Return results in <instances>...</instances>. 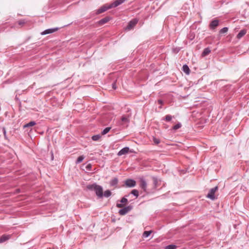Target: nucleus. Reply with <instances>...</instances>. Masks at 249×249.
I'll use <instances>...</instances> for the list:
<instances>
[{"label": "nucleus", "instance_id": "nucleus-1", "mask_svg": "<svg viewBox=\"0 0 249 249\" xmlns=\"http://www.w3.org/2000/svg\"><path fill=\"white\" fill-rule=\"evenodd\" d=\"M87 188L90 191H94L99 198L103 196V189L101 186L93 183L87 186Z\"/></svg>", "mask_w": 249, "mask_h": 249}, {"label": "nucleus", "instance_id": "nucleus-2", "mask_svg": "<svg viewBox=\"0 0 249 249\" xmlns=\"http://www.w3.org/2000/svg\"><path fill=\"white\" fill-rule=\"evenodd\" d=\"M116 206L118 208H123L119 211V213L121 215H124L130 212L132 209L133 206L132 205H129L128 206L124 207V204L122 203H117Z\"/></svg>", "mask_w": 249, "mask_h": 249}, {"label": "nucleus", "instance_id": "nucleus-3", "mask_svg": "<svg viewBox=\"0 0 249 249\" xmlns=\"http://www.w3.org/2000/svg\"><path fill=\"white\" fill-rule=\"evenodd\" d=\"M139 186L143 190V191L146 194L148 193L147 191V183L145 179L143 177H140L139 178Z\"/></svg>", "mask_w": 249, "mask_h": 249}, {"label": "nucleus", "instance_id": "nucleus-4", "mask_svg": "<svg viewBox=\"0 0 249 249\" xmlns=\"http://www.w3.org/2000/svg\"><path fill=\"white\" fill-rule=\"evenodd\" d=\"M218 190V187L215 186L210 189L209 193L207 195V197L212 200H214L216 198L214 196L215 193Z\"/></svg>", "mask_w": 249, "mask_h": 249}, {"label": "nucleus", "instance_id": "nucleus-5", "mask_svg": "<svg viewBox=\"0 0 249 249\" xmlns=\"http://www.w3.org/2000/svg\"><path fill=\"white\" fill-rule=\"evenodd\" d=\"M136 185V182L133 179H127L124 181V185L127 187H134Z\"/></svg>", "mask_w": 249, "mask_h": 249}, {"label": "nucleus", "instance_id": "nucleus-6", "mask_svg": "<svg viewBox=\"0 0 249 249\" xmlns=\"http://www.w3.org/2000/svg\"><path fill=\"white\" fill-rule=\"evenodd\" d=\"M138 20L136 18H134L129 22L128 25L126 28V30H131L138 23Z\"/></svg>", "mask_w": 249, "mask_h": 249}, {"label": "nucleus", "instance_id": "nucleus-7", "mask_svg": "<svg viewBox=\"0 0 249 249\" xmlns=\"http://www.w3.org/2000/svg\"><path fill=\"white\" fill-rule=\"evenodd\" d=\"M111 8L110 7V4L109 5H105L102 6L100 8L97 10L96 12L97 14H101L108 9H111Z\"/></svg>", "mask_w": 249, "mask_h": 249}, {"label": "nucleus", "instance_id": "nucleus-8", "mask_svg": "<svg viewBox=\"0 0 249 249\" xmlns=\"http://www.w3.org/2000/svg\"><path fill=\"white\" fill-rule=\"evenodd\" d=\"M125 1V0H116L112 3L110 4V7L111 8L113 7H116L124 2Z\"/></svg>", "mask_w": 249, "mask_h": 249}, {"label": "nucleus", "instance_id": "nucleus-9", "mask_svg": "<svg viewBox=\"0 0 249 249\" xmlns=\"http://www.w3.org/2000/svg\"><path fill=\"white\" fill-rule=\"evenodd\" d=\"M219 25V20L214 19L212 20L209 25L210 28L212 30H214Z\"/></svg>", "mask_w": 249, "mask_h": 249}, {"label": "nucleus", "instance_id": "nucleus-10", "mask_svg": "<svg viewBox=\"0 0 249 249\" xmlns=\"http://www.w3.org/2000/svg\"><path fill=\"white\" fill-rule=\"evenodd\" d=\"M58 30V28L48 29L45 30L43 32H42L41 35H47V34H51L55 31H57Z\"/></svg>", "mask_w": 249, "mask_h": 249}, {"label": "nucleus", "instance_id": "nucleus-11", "mask_svg": "<svg viewBox=\"0 0 249 249\" xmlns=\"http://www.w3.org/2000/svg\"><path fill=\"white\" fill-rule=\"evenodd\" d=\"M129 148L128 147H125L122 149L118 153V156H122L127 154L129 151Z\"/></svg>", "mask_w": 249, "mask_h": 249}, {"label": "nucleus", "instance_id": "nucleus-12", "mask_svg": "<svg viewBox=\"0 0 249 249\" xmlns=\"http://www.w3.org/2000/svg\"><path fill=\"white\" fill-rule=\"evenodd\" d=\"M118 183V179L117 178H113L109 182L110 186L116 187Z\"/></svg>", "mask_w": 249, "mask_h": 249}, {"label": "nucleus", "instance_id": "nucleus-13", "mask_svg": "<svg viewBox=\"0 0 249 249\" xmlns=\"http://www.w3.org/2000/svg\"><path fill=\"white\" fill-rule=\"evenodd\" d=\"M11 238L10 235L3 234L0 237V243H3Z\"/></svg>", "mask_w": 249, "mask_h": 249}, {"label": "nucleus", "instance_id": "nucleus-14", "mask_svg": "<svg viewBox=\"0 0 249 249\" xmlns=\"http://www.w3.org/2000/svg\"><path fill=\"white\" fill-rule=\"evenodd\" d=\"M110 19V18L108 17H106L99 21V24L100 25H103L108 21H109Z\"/></svg>", "mask_w": 249, "mask_h": 249}, {"label": "nucleus", "instance_id": "nucleus-15", "mask_svg": "<svg viewBox=\"0 0 249 249\" xmlns=\"http://www.w3.org/2000/svg\"><path fill=\"white\" fill-rule=\"evenodd\" d=\"M247 33V30L245 29H243L241 30L239 33L237 35V38L238 39L242 37Z\"/></svg>", "mask_w": 249, "mask_h": 249}, {"label": "nucleus", "instance_id": "nucleus-16", "mask_svg": "<svg viewBox=\"0 0 249 249\" xmlns=\"http://www.w3.org/2000/svg\"><path fill=\"white\" fill-rule=\"evenodd\" d=\"M182 71L187 74H189L190 72V70L189 67L186 64L183 66Z\"/></svg>", "mask_w": 249, "mask_h": 249}, {"label": "nucleus", "instance_id": "nucleus-17", "mask_svg": "<svg viewBox=\"0 0 249 249\" xmlns=\"http://www.w3.org/2000/svg\"><path fill=\"white\" fill-rule=\"evenodd\" d=\"M211 52V50L209 48H205L202 52V55L205 56L208 55Z\"/></svg>", "mask_w": 249, "mask_h": 249}, {"label": "nucleus", "instance_id": "nucleus-18", "mask_svg": "<svg viewBox=\"0 0 249 249\" xmlns=\"http://www.w3.org/2000/svg\"><path fill=\"white\" fill-rule=\"evenodd\" d=\"M152 179L153 181L154 187L155 188H156L159 186V180L158 179L155 177H152Z\"/></svg>", "mask_w": 249, "mask_h": 249}, {"label": "nucleus", "instance_id": "nucleus-19", "mask_svg": "<svg viewBox=\"0 0 249 249\" xmlns=\"http://www.w3.org/2000/svg\"><path fill=\"white\" fill-rule=\"evenodd\" d=\"M36 124V122L35 121H31V122L26 124H25L23 126V127L25 128V127H28L32 126L35 125Z\"/></svg>", "mask_w": 249, "mask_h": 249}, {"label": "nucleus", "instance_id": "nucleus-20", "mask_svg": "<svg viewBox=\"0 0 249 249\" xmlns=\"http://www.w3.org/2000/svg\"><path fill=\"white\" fill-rule=\"evenodd\" d=\"M111 195V192L109 190L105 191L104 193L103 194V196H104L106 197H108Z\"/></svg>", "mask_w": 249, "mask_h": 249}, {"label": "nucleus", "instance_id": "nucleus-21", "mask_svg": "<svg viewBox=\"0 0 249 249\" xmlns=\"http://www.w3.org/2000/svg\"><path fill=\"white\" fill-rule=\"evenodd\" d=\"M101 136L99 134L95 135L92 136L91 139L94 141H97L101 138Z\"/></svg>", "mask_w": 249, "mask_h": 249}, {"label": "nucleus", "instance_id": "nucleus-22", "mask_svg": "<svg viewBox=\"0 0 249 249\" xmlns=\"http://www.w3.org/2000/svg\"><path fill=\"white\" fill-rule=\"evenodd\" d=\"M130 194L134 195L136 197H138L139 196V191L136 189L132 190Z\"/></svg>", "mask_w": 249, "mask_h": 249}, {"label": "nucleus", "instance_id": "nucleus-23", "mask_svg": "<svg viewBox=\"0 0 249 249\" xmlns=\"http://www.w3.org/2000/svg\"><path fill=\"white\" fill-rule=\"evenodd\" d=\"M110 129H111L110 127H107L105 128L102 132V134L105 135V134H107L110 131Z\"/></svg>", "mask_w": 249, "mask_h": 249}, {"label": "nucleus", "instance_id": "nucleus-24", "mask_svg": "<svg viewBox=\"0 0 249 249\" xmlns=\"http://www.w3.org/2000/svg\"><path fill=\"white\" fill-rule=\"evenodd\" d=\"M152 231H144L143 233V236L144 237H148L150 234L152 233Z\"/></svg>", "mask_w": 249, "mask_h": 249}, {"label": "nucleus", "instance_id": "nucleus-25", "mask_svg": "<svg viewBox=\"0 0 249 249\" xmlns=\"http://www.w3.org/2000/svg\"><path fill=\"white\" fill-rule=\"evenodd\" d=\"M129 195H125L124 197L122 198V199L120 200V202L122 203H126L128 202L127 199L125 197H127Z\"/></svg>", "mask_w": 249, "mask_h": 249}, {"label": "nucleus", "instance_id": "nucleus-26", "mask_svg": "<svg viewBox=\"0 0 249 249\" xmlns=\"http://www.w3.org/2000/svg\"><path fill=\"white\" fill-rule=\"evenodd\" d=\"M228 31V27H224L219 31V33L223 34L227 33Z\"/></svg>", "mask_w": 249, "mask_h": 249}, {"label": "nucleus", "instance_id": "nucleus-27", "mask_svg": "<svg viewBox=\"0 0 249 249\" xmlns=\"http://www.w3.org/2000/svg\"><path fill=\"white\" fill-rule=\"evenodd\" d=\"M121 121L124 123H128L129 122V119L128 117L125 116H122L121 118Z\"/></svg>", "mask_w": 249, "mask_h": 249}, {"label": "nucleus", "instance_id": "nucleus-28", "mask_svg": "<svg viewBox=\"0 0 249 249\" xmlns=\"http://www.w3.org/2000/svg\"><path fill=\"white\" fill-rule=\"evenodd\" d=\"M181 126V124L178 123L177 124H176L173 127L172 129L176 130H177V129H179V128H180Z\"/></svg>", "mask_w": 249, "mask_h": 249}, {"label": "nucleus", "instance_id": "nucleus-29", "mask_svg": "<svg viewBox=\"0 0 249 249\" xmlns=\"http://www.w3.org/2000/svg\"><path fill=\"white\" fill-rule=\"evenodd\" d=\"M177 246L175 245H169L165 247V249H176Z\"/></svg>", "mask_w": 249, "mask_h": 249}, {"label": "nucleus", "instance_id": "nucleus-30", "mask_svg": "<svg viewBox=\"0 0 249 249\" xmlns=\"http://www.w3.org/2000/svg\"><path fill=\"white\" fill-rule=\"evenodd\" d=\"M84 157L83 156H79L76 160V163H79L83 161V160H84Z\"/></svg>", "mask_w": 249, "mask_h": 249}, {"label": "nucleus", "instance_id": "nucleus-31", "mask_svg": "<svg viewBox=\"0 0 249 249\" xmlns=\"http://www.w3.org/2000/svg\"><path fill=\"white\" fill-rule=\"evenodd\" d=\"M172 119V116L170 115H167L165 117L164 120L167 122L170 121Z\"/></svg>", "mask_w": 249, "mask_h": 249}, {"label": "nucleus", "instance_id": "nucleus-32", "mask_svg": "<svg viewBox=\"0 0 249 249\" xmlns=\"http://www.w3.org/2000/svg\"><path fill=\"white\" fill-rule=\"evenodd\" d=\"M153 141L156 144H158L160 143V140L155 137H153Z\"/></svg>", "mask_w": 249, "mask_h": 249}, {"label": "nucleus", "instance_id": "nucleus-33", "mask_svg": "<svg viewBox=\"0 0 249 249\" xmlns=\"http://www.w3.org/2000/svg\"><path fill=\"white\" fill-rule=\"evenodd\" d=\"M112 88L114 89H117V86H116V81L114 82L112 84Z\"/></svg>", "mask_w": 249, "mask_h": 249}, {"label": "nucleus", "instance_id": "nucleus-34", "mask_svg": "<svg viewBox=\"0 0 249 249\" xmlns=\"http://www.w3.org/2000/svg\"><path fill=\"white\" fill-rule=\"evenodd\" d=\"M25 23V21L24 20H21L18 21V24L19 25H23Z\"/></svg>", "mask_w": 249, "mask_h": 249}, {"label": "nucleus", "instance_id": "nucleus-35", "mask_svg": "<svg viewBox=\"0 0 249 249\" xmlns=\"http://www.w3.org/2000/svg\"><path fill=\"white\" fill-rule=\"evenodd\" d=\"M3 134L5 138H6V132L5 128H3L2 129Z\"/></svg>", "mask_w": 249, "mask_h": 249}, {"label": "nucleus", "instance_id": "nucleus-36", "mask_svg": "<svg viewBox=\"0 0 249 249\" xmlns=\"http://www.w3.org/2000/svg\"><path fill=\"white\" fill-rule=\"evenodd\" d=\"M158 103H159V104H160V105H162V104H163V101H162V100H161V99H159V100H158Z\"/></svg>", "mask_w": 249, "mask_h": 249}, {"label": "nucleus", "instance_id": "nucleus-37", "mask_svg": "<svg viewBox=\"0 0 249 249\" xmlns=\"http://www.w3.org/2000/svg\"><path fill=\"white\" fill-rule=\"evenodd\" d=\"M91 167V165L90 164H89L87 166V169H89Z\"/></svg>", "mask_w": 249, "mask_h": 249}]
</instances>
